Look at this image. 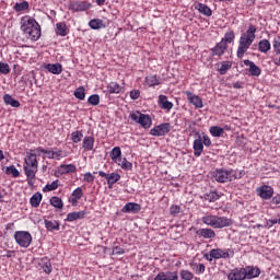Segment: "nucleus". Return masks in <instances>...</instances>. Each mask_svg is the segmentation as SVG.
Returning <instances> with one entry per match:
<instances>
[{
    "label": "nucleus",
    "instance_id": "1",
    "mask_svg": "<svg viewBox=\"0 0 280 280\" xmlns=\"http://www.w3.org/2000/svg\"><path fill=\"white\" fill-rule=\"evenodd\" d=\"M257 34V26L249 24L248 28L245 33L241 34V37L238 39V47L236 50L237 58L242 59L244 58V54L250 49V45L255 43V38Z\"/></svg>",
    "mask_w": 280,
    "mask_h": 280
},
{
    "label": "nucleus",
    "instance_id": "2",
    "mask_svg": "<svg viewBox=\"0 0 280 280\" xmlns=\"http://www.w3.org/2000/svg\"><path fill=\"white\" fill-rule=\"evenodd\" d=\"M21 30L30 40L36 43L40 38V24L34 18L24 16L21 20Z\"/></svg>",
    "mask_w": 280,
    "mask_h": 280
},
{
    "label": "nucleus",
    "instance_id": "3",
    "mask_svg": "<svg viewBox=\"0 0 280 280\" xmlns=\"http://www.w3.org/2000/svg\"><path fill=\"white\" fill-rule=\"evenodd\" d=\"M201 222L212 229H226V226H233V220L228 217H218L215 214L203 215Z\"/></svg>",
    "mask_w": 280,
    "mask_h": 280
},
{
    "label": "nucleus",
    "instance_id": "4",
    "mask_svg": "<svg viewBox=\"0 0 280 280\" xmlns=\"http://www.w3.org/2000/svg\"><path fill=\"white\" fill-rule=\"evenodd\" d=\"M14 240L16 245L21 246V248H30L33 238L32 234L27 231H16L14 233Z\"/></svg>",
    "mask_w": 280,
    "mask_h": 280
},
{
    "label": "nucleus",
    "instance_id": "5",
    "mask_svg": "<svg viewBox=\"0 0 280 280\" xmlns=\"http://www.w3.org/2000/svg\"><path fill=\"white\" fill-rule=\"evenodd\" d=\"M130 119H132V121H136V124H140V126L145 130H148V128L152 126V118L150 117V115H145L140 112H135L130 114Z\"/></svg>",
    "mask_w": 280,
    "mask_h": 280
},
{
    "label": "nucleus",
    "instance_id": "6",
    "mask_svg": "<svg viewBox=\"0 0 280 280\" xmlns=\"http://www.w3.org/2000/svg\"><path fill=\"white\" fill-rule=\"evenodd\" d=\"M212 178L217 183H231V175L229 173V170H224V168H217L212 173Z\"/></svg>",
    "mask_w": 280,
    "mask_h": 280
},
{
    "label": "nucleus",
    "instance_id": "7",
    "mask_svg": "<svg viewBox=\"0 0 280 280\" xmlns=\"http://www.w3.org/2000/svg\"><path fill=\"white\" fill-rule=\"evenodd\" d=\"M256 194L261 200H270L272 196H275V188H272V186L262 185L256 188Z\"/></svg>",
    "mask_w": 280,
    "mask_h": 280
},
{
    "label": "nucleus",
    "instance_id": "8",
    "mask_svg": "<svg viewBox=\"0 0 280 280\" xmlns=\"http://www.w3.org/2000/svg\"><path fill=\"white\" fill-rule=\"evenodd\" d=\"M172 130V125L170 122H163L150 130L152 137H165Z\"/></svg>",
    "mask_w": 280,
    "mask_h": 280
},
{
    "label": "nucleus",
    "instance_id": "9",
    "mask_svg": "<svg viewBox=\"0 0 280 280\" xmlns=\"http://www.w3.org/2000/svg\"><path fill=\"white\" fill-rule=\"evenodd\" d=\"M233 255L235 254L232 249L214 248L210 250V257H214V259H231Z\"/></svg>",
    "mask_w": 280,
    "mask_h": 280
},
{
    "label": "nucleus",
    "instance_id": "10",
    "mask_svg": "<svg viewBox=\"0 0 280 280\" xmlns=\"http://www.w3.org/2000/svg\"><path fill=\"white\" fill-rule=\"evenodd\" d=\"M98 176L107 180V185L109 189H113V185H115V183H118V180H121V175H119V173L106 174L104 171H98Z\"/></svg>",
    "mask_w": 280,
    "mask_h": 280
},
{
    "label": "nucleus",
    "instance_id": "11",
    "mask_svg": "<svg viewBox=\"0 0 280 280\" xmlns=\"http://www.w3.org/2000/svg\"><path fill=\"white\" fill-rule=\"evenodd\" d=\"M154 280H178V271H161Z\"/></svg>",
    "mask_w": 280,
    "mask_h": 280
},
{
    "label": "nucleus",
    "instance_id": "12",
    "mask_svg": "<svg viewBox=\"0 0 280 280\" xmlns=\"http://www.w3.org/2000/svg\"><path fill=\"white\" fill-rule=\"evenodd\" d=\"M245 272V279H257L261 275V270L258 267L247 266L243 268Z\"/></svg>",
    "mask_w": 280,
    "mask_h": 280
},
{
    "label": "nucleus",
    "instance_id": "13",
    "mask_svg": "<svg viewBox=\"0 0 280 280\" xmlns=\"http://www.w3.org/2000/svg\"><path fill=\"white\" fill-rule=\"evenodd\" d=\"M89 8H91V3L86 2V1H75L73 3H71L70 9L73 12H86V10H89Z\"/></svg>",
    "mask_w": 280,
    "mask_h": 280
},
{
    "label": "nucleus",
    "instance_id": "14",
    "mask_svg": "<svg viewBox=\"0 0 280 280\" xmlns=\"http://www.w3.org/2000/svg\"><path fill=\"white\" fill-rule=\"evenodd\" d=\"M245 67H249V73L254 78H259L261 75V68L255 65L252 60L245 59L244 61Z\"/></svg>",
    "mask_w": 280,
    "mask_h": 280
},
{
    "label": "nucleus",
    "instance_id": "15",
    "mask_svg": "<svg viewBox=\"0 0 280 280\" xmlns=\"http://www.w3.org/2000/svg\"><path fill=\"white\" fill-rule=\"evenodd\" d=\"M185 95L187 96L189 104H192V106H196V108H202V100L200 98V96L189 91H186Z\"/></svg>",
    "mask_w": 280,
    "mask_h": 280
},
{
    "label": "nucleus",
    "instance_id": "16",
    "mask_svg": "<svg viewBox=\"0 0 280 280\" xmlns=\"http://www.w3.org/2000/svg\"><path fill=\"white\" fill-rule=\"evenodd\" d=\"M82 148L83 150H86V152L93 151L95 148V136H85L83 138Z\"/></svg>",
    "mask_w": 280,
    "mask_h": 280
},
{
    "label": "nucleus",
    "instance_id": "17",
    "mask_svg": "<svg viewBox=\"0 0 280 280\" xmlns=\"http://www.w3.org/2000/svg\"><path fill=\"white\" fill-rule=\"evenodd\" d=\"M121 211L122 213H139L141 211V205L128 202L122 207Z\"/></svg>",
    "mask_w": 280,
    "mask_h": 280
},
{
    "label": "nucleus",
    "instance_id": "18",
    "mask_svg": "<svg viewBox=\"0 0 280 280\" xmlns=\"http://www.w3.org/2000/svg\"><path fill=\"white\" fill-rule=\"evenodd\" d=\"M84 218H86V211H74L67 214L66 222H75V220H84Z\"/></svg>",
    "mask_w": 280,
    "mask_h": 280
},
{
    "label": "nucleus",
    "instance_id": "19",
    "mask_svg": "<svg viewBox=\"0 0 280 280\" xmlns=\"http://www.w3.org/2000/svg\"><path fill=\"white\" fill-rule=\"evenodd\" d=\"M228 47L229 45H225L224 42H220L211 49V54L212 56H224Z\"/></svg>",
    "mask_w": 280,
    "mask_h": 280
},
{
    "label": "nucleus",
    "instance_id": "20",
    "mask_svg": "<svg viewBox=\"0 0 280 280\" xmlns=\"http://www.w3.org/2000/svg\"><path fill=\"white\" fill-rule=\"evenodd\" d=\"M159 106L162 110H170L171 108H174V103L167 101V96L162 94L159 96Z\"/></svg>",
    "mask_w": 280,
    "mask_h": 280
},
{
    "label": "nucleus",
    "instance_id": "21",
    "mask_svg": "<svg viewBox=\"0 0 280 280\" xmlns=\"http://www.w3.org/2000/svg\"><path fill=\"white\" fill-rule=\"evenodd\" d=\"M36 172H38V168L36 167L24 166V173L27 178L28 185H32V180L36 179Z\"/></svg>",
    "mask_w": 280,
    "mask_h": 280
},
{
    "label": "nucleus",
    "instance_id": "22",
    "mask_svg": "<svg viewBox=\"0 0 280 280\" xmlns=\"http://www.w3.org/2000/svg\"><path fill=\"white\" fill-rule=\"evenodd\" d=\"M229 280H244L246 279V275L244 272V268L234 269L232 272L228 275Z\"/></svg>",
    "mask_w": 280,
    "mask_h": 280
},
{
    "label": "nucleus",
    "instance_id": "23",
    "mask_svg": "<svg viewBox=\"0 0 280 280\" xmlns=\"http://www.w3.org/2000/svg\"><path fill=\"white\" fill-rule=\"evenodd\" d=\"M194 155L201 156L205 151V144L202 143V139L198 138L194 141L192 144Z\"/></svg>",
    "mask_w": 280,
    "mask_h": 280
},
{
    "label": "nucleus",
    "instance_id": "24",
    "mask_svg": "<svg viewBox=\"0 0 280 280\" xmlns=\"http://www.w3.org/2000/svg\"><path fill=\"white\" fill-rule=\"evenodd\" d=\"M45 69L49 71V73H52L54 75H60L62 73V65L57 63H47L45 66Z\"/></svg>",
    "mask_w": 280,
    "mask_h": 280
},
{
    "label": "nucleus",
    "instance_id": "25",
    "mask_svg": "<svg viewBox=\"0 0 280 280\" xmlns=\"http://www.w3.org/2000/svg\"><path fill=\"white\" fill-rule=\"evenodd\" d=\"M229 173H230V183L232 180H240L242 178H244V176H246V171L244 170H229Z\"/></svg>",
    "mask_w": 280,
    "mask_h": 280
},
{
    "label": "nucleus",
    "instance_id": "26",
    "mask_svg": "<svg viewBox=\"0 0 280 280\" xmlns=\"http://www.w3.org/2000/svg\"><path fill=\"white\" fill-rule=\"evenodd\" d=\"M197 235H200L203 240H213L215 237V231L212 229H200L197 231Z\"/></svg>",
    "mask_w": 280,
    "mask_h": 280
},
{
    "label": "nucleus",
    "instance_id": "27",
    "mask_svg": "<svg viewBox=\"0 0 280 280\" xmlns=\"http://www.w3.org/2000/svg\"><path fill=\"white\" fill-rule=\"evenodd\" d=\"M84 196L82 191V187H78L72 191L71 205L72 207H78V200H80Z\"/></svg>",
    "mask_w": 280,
    "mask_h": 280
},
{
    "label": "nucleus",
    "instance_id": "28",
    "mask_svg": "<svg viewBox=\"0 0 280 280\" xmlns=\"http://www.w3.org/2000/svg\"><path fill=\"white\" fill-rule=\"evenodd\" d=\"M3 102L4 104H7V106H12V108H19V106H21L19 100L12 97V95L10 94H5L3 96Z\"/></svg>",
    "mask_w": 280,
    "mask_h": 280
},
{
    "label": "nucleus",
    "instance_id": "29",
    "mask_svg": "<svg viewBox=\"0 0 280 280\" xmlns=\"http://www.w3.org/2000/svg\"><path fill=\"white\" fill-rule=\"evenodd\" d=\"M55 32H56L57 36H62V37L67 36V34H69L67 24L65 22L57 23Z\"/></svg>",
    "mask_w": 280,
    "mask_h": 280
},
{
    "label": "nucleus",
    "instance_id": "30",
    "mask_svg": "<svg viewBox=\"0 0 280 280\" xmlns=\"http://www.w3.org/2000/svg\"><path fill=\"white\" fill-rule=\"evenodd\" d=\"M26 167H36L38 168V160L36 159V153H30L25 158Z\"/></svg>",
    "mask_w": 280,
    "mask_h": 280
},
{
    "label": "nucleus",
    "instance_id": "31",
    "mask_svg": "<svg viewBox=\"0 0 280 280\" xmlns=\"http://www.w3.org/2000/svg\"><path fill=\"white\" fill-rule=\"evenodd\" d=\"M195 8L200 14H203V16H211L213 14V11H211V8H209L207 4L199 2Z\"/></svg>",
    "mask_w": 280,
    "mask_h": 280
},
{
    "label": "nucleus",
    "instance_id": "32",
    "mask_svg": "<svg viewBox=\"0 0 280 280\" xmlns=\"http://www.w3.org/2000/svg\"><path fill=\"white\" fill-rule=\"evenodd\" d=\"M75 170V164H61L58 168V172L60 174H73Z\"/></svg>",
    "mask_w": 280,
    "mask_h": 280
},
{
    "label": "nucleus",
    "instance_id": "33",
    "mask_svg": "<svg viewBox=\"0 0 280 280\" xmlns=\"http://www.w3.org/2000/svg\"><path fill=\"white\" fill-rule=\"evenodd\" d=\"M89 26L91 27V30H104V27H106V24H104L103 20L93 19L89 22Z\"/></svg>",
    "mask_w": 280,
    "mask_h": 280
},
{
    "label": "nucleus",
    "instance_id": "34",
    "mask_svg": "<svg viewBox=\"0 0 280 280\" xmlns=\"http://www.w3.org/2000/svg\"><path fill=\"white\" fill-rule=\"evenodd\" d=\"M43 201V194L40 192H35L31 199H30V205L31 207H40V202Z\"/></svg>",
    "mask_w": 280,
    "mask_h": 280
},
{
    "label": "nucleus",
    "instance_id": "35",
    "mask_svg": "<svg viewBox=\"0 0 280 280\" xmlns=\"http://www.w3.org/2000/svg\"><path fill=\"white\" fill-rule=\"evenodd\" d=\"M271 48L270 45V40L268 39H261L258 43V51H260V54H268V50Z\"/></svg>",
    "mask_w": 280,
    "mask_h": 280
},
{
    "label": "nucleus",
    "instance_id": "36",
    "mask_svg": "<svg viewBox=\"0 0 280 280\" xmlns=\"http://www.w3.org/2000/svg\"><path fill=\"white\" fill-rule=\"evenodd\" d=\"M44 224L47 231H60V222L58 221L45 220Z\"/></svg>",
    "mask_w": 280,
    "mask_h": 280
},
{
    "label": "nucleus",
    "instance_id": "37",
    "mask_svg": "<svg viewBox=\"0 0 280 280\" xmlns=\"http://www.w3.org/2000/svg\"><path fill=\"white\" fill-rule=\"evenodd\" d=\"M203 200L207 202H215L220 200V194L218 191H210L203 195Z\"/></svg>",
    "mask_w": 280,
    "mask_h": 280
},
{
    "label": "nucleus",
    "instance_id": "38",
    "mask_svg": "<svg viewBox=\"0 0 280 280\" xmlns=\"http://www.w3.org/2000/svg\"><path fill=\"white\" fill-rule=\"evenodd\" d=\"M40 267L46 275H51V270H54L51 267V261H49L47 258H42Z\"/></svg>",
    "mask_w": 280,
    "mask_h": 280
},
{
    "label": "nucleus",
    "instance_id": "39",
    "mask_svg": "<svg viewBox=\"0 0 280 280\" xmlns=\"http://www.w3.org/2000/svg\"><path fill=\"white\" fill-rule=\"evenodd\" d=\"M234 40H235V32L228 31L224 34V37L221 39V43H223V45H229V44L233 43Z\"/></svg>",
    "mask_w": 280,
    "mask_h": 280
},
{
    "label": "nucleus",
    "instance_id": "40",
    "mask_svg": "<svg viewBox=\"0 0 280 280\" xmlns=\"http://www.w3.org/2000/svg\"><path fill=\"white\" fill-rule=\"evenodd\" d=\"M233 67L231 61H223L221 66L218 68V71L221 75H226L228 71Z\"/></svg>",
    "mask_w": 280,
    "mask_h": 280
},
{
    "label": "nucleus",
    "instance_id": "41",
    "mask_svg": "<svg viewBox=\"0 0 280 280\" xmlns=\"http://www.w3.org/2000/svg\"><path fill=\"white\" fill-rule=\"evenodd\" d=\"M5 174L8 176H13V178H19L21 176V172L14 165L7 166Z\"/></svg>",
    "mask_w": 280,
    "mask_h": 280
},
{
    "label": "nucleus",
    "instance_id": "42",
    "mask_svg": "<svg viewBox=\"0 0 280 280\" xmlns=\"http://www.w3.org/2000/svg\"><path fill=\"white\" fill-rule=\"evenodd\" d=\"M116 163L119 165V167H121V170H132V163L128 162L126 158H120Z\"/></svg>",
    "mask_w": 280,
    "mask_h": 280
},
{
    "label": "nucleus",
    "instance_id": "43",
    "mask_svg": "<svg viewBox=\"0 0 280 280\" xmlns=\"http://www.w3.org/2000/svg\"><path fill=\"white\" fill-rule=\"evenodd\" d=\"M109 156L114 163H116L119 159H121V148L115 147L110 153Z\"/></svg>",
    "mask_w": 280,
    "mask_h": 280
},
{
    "label": "nucleus",
    "instance_id": "44",
    "mask_svg": "<svg viewBox=\"0 0 280 280\" xmlns=\"http://www.w3.org/2000/svg\"><path fill=\"white\" fill-rule=\"evenodd\" d=\"M121 85H119V83H117V82H110V83H108V85H107V91H108V93H121Z\"/></svg>",
    "mask_w": 280,
    "mask_h": 280
},
{
    "label": "nucleus",
    "instance_id": "45",
    "mask_svg": "<svg viewBox=\"0 0 280 280\" xmlns=\"http://www.w3.org/2000/svg\"><path fill=\"white\" fill-rule=\"evenodd\" d=\"M209 132L212 135V137H222V135H224V128L212 126L210 127Z\"/></svg>",
    "mask_w": 280,
    "mask_h": 280
},
{
    "label": "nucleus",
    "instance_id": "46",
    "mask_svg": "<svg viewBox=\"0 0 280 280\" xmlns=\"http://www.w3.org/2000/svg\"><path fill=\"white\" fill-rule=\"evenodd\" d=\"M60 186V180L56 179L50 184H47L44 188L43 191L47 192V191H56V189H58V187Z\"/></svg>",
    "mask_w": 280,
    "mask_h": 280
},
{
    "label": "nucleus",
    "instance_id": "47",
    "mask_svg": "<svg viewBox=\"0 0 280 280\" xmlns=\"http://www.w3.org/2000/svg\"><path fill=\"white\" fill-rule=\"evenodd\" d=\"M145 83L148 84V86H159V84H161L156 75H148L145 78Z\"/></svg>",
    "mask_w": 280,
    "mask_h": 280
},
{
    "label": "nucleus",
    "instance_id": "48",
    "mask_svg": "<svg viewBox=\"0 0 280 280\" xmlns=\"http://www.w3.org/2000/svg\"><path fill=\"white\" fill-rule=\"evenodd\" d=\"M50 205L55 207V209H62V207H65L62 199L56 196L50 198Z\"/></svg>",
    "mask_w": 280,
    "mask_h": 280
},
{
    "label": "nucleus",
    "instance_id": "49",
    "mask_svg": "<svg viewBox=\"0 0 280 280\" xmlns=\"http://www.w3.org/2000/svg\"><path fill=\"white\" fill-rule=\"evenodd\" d=\"M82 137H84V133L82 131L77 130L71 133V140L73 143H80L82 141Z\"/></svg>",
    "mask_w": 280,
    "mask_h": 280
},
{
    "label": "nucleus",
    "instance_id": "50",
    "mask_svg": "<svg viewBox=\"0 0 280 280\" xmlns=\"http://www.w3.org/2000/svg\"><path fill=\"white\" fill-rule=\"evenodd\" d=\"M74 97H77V100H85L86 92L84 86H80L74 91Z\"/></svg>",
    "mask_w": 280,
    "mask_h": 280
},
{
    "label": "nucleus",
    "instance_id": "51",
    "mask_svg": "<svg viewBox=\"0 0 280 280\" xmlns=\"http://www.w3.org/2000/svg\"><path fill=\"white\" fill-rule=\"evenodd\" d=\"M67 151L54 149V160L60 161L61 159H66Z\"/></svg>",
    "mask_w": 280,
    "mask_h": 280
},
{
    "label": "nucleus",
    "instance_id": "52",
    "mask_svg": "<svg viewBox=\"0 0 280 280\" xmlns=\"http://www.w3.org/2000/svg\"><path fill=\"white\" fill-rule=\"evenodd\" d=\"M179 277L183 280H194V272L183 269L179 272Z\"/></svg>",
    "mask_w": 280,
    "mask_h": 280
},
{
    "label": "nucleus",
    "instance_id": "53",
    "mask_svg": "<svg viewBox=\"0 0 280 280\" xmlns=\"http://www.w3.org/2000/svg\"><path fill=\"white\" fill-rule=\"evenodd\" d=\"M30 8V3L27 1L18 2L14 5L15 12H23V10H27Z\"/></svg>",
    "mask_w": 280,
    "mask_h": 280
},
{
    "label": "nucleus",
    "instance_id": "54",
    "mask_svg": "<svg viewBox=\"0 0 280 280\" xmlns=\"http://www.w3.org/2000/svg\"><path fill=\"white\" fill-rule=\"evenodd\" d=\"M192 270L196 272V275H205V270H207V268L203 264H195L192 265Z\"/></svg>",
    "mask_w": 280,
    "mask_h": 280
},
{
    "label": "nucleus",
    "instance_id": "55",
    "mask_svg": "<svg viewBox=\"0 0 280 280\" xmlns=\"http://www.w3.org/2000/svg\"><path fill=\"white\" fill-rule=\"evenodd\" d=\"M88 102L91 104V106H97L100 104V95L93 94L88 98Z\"/></svg>",
    "mask_w": 280,
    "mask_h": 280
},
{
    "label": "nucleus",
    "instance_id": "56",
    "mask_svg": "<svg viewBox=\"0 0 280 280\" xmlns=\"http://www.w3.org/2000/svg\"><path fill=\"white\" fill-rule=\"evenodd\" d=\"M180 211H183V209L178 205H173L170 208V213H171V215H174V217L178 215V213H180Z\"/></svg>",
    "mask_w": 280,
    "mask_h": 280
},
{
    "label": "nucleus",
    "instance_id": "57",
    "mask_svg": "<svg viewBox=\"0 0 280 280\" xmlns=\"http://www.w3.org/2000/svg\"><path fill=\"white\" fill-rule=\"evenodd\" d=\"M273 50L277 56L280 55V36L273 39Z\"/></svg>",
    "mask_w": 280,
    "mask_h": 280
},
{
    "label": "nucleus",
    "instance_id": "58",
    "mask_svg": "<svg viewBox=\"0 0 280 280\" xmlns=\"http://www.w3.org/2000/svg\"><path fill=\"white\" fill-rule=\"evenodd\" d=\"M0 73L8 75L10 73V65L0 62Z\"/></svg>",
    "mask_w": 280,
    "mask_h": 280
},
{
    "label": "nucleus",
    "instance_id": "59",
    "mask_svg": "<svg viewBox=\"0 0 280 280\" xmlns=\"http://www.w3.org/2000/svg\"><path fill=\"white\" fill-rule=\"evenodd\" d=\"M125 254H126V249H124L122 247L115 246L112 249V255H125Z\"/></svg>",
    "mask_w": 280,
    "mask_h": 280
},
{
    "label": "nucleus",
    "instance_id": "60",
    "mask_svg": "<svg viewBox=\"0 0 280 280\" xmlns=\"http://www.w3.org/2000/svg\"><path fill=\"white\" fill-rule=\"evenodd\" d=\"M42 154L46 155V159H52L54 160V149H49V150H40Z\"/></svg>",
    "mask_w": 280,
    "mask_h": 280
},
{
    "label": "nucleus",
    "instance_id": "61",
    "mask_svg": "<svg viewBox=\"0 0 280 280\" xmlns=\"http://www.w3.org/2000/svg\"><path fill=\"white\" fill-rule=\"evenodd\" d=\"M140 96H141V92H139V90H133L130 92L131 100H139Z\"/></svg>",
    "mask_w": 280,
    "mask_h": 280
},
{
    "label": "nucleus",
    "instance_id": "62",
    "mask_svg": "<svg viewBox=\"0 0 280 280\" xmlns=\"http://www.w3.org/2000/svg\"><path fill=\"white\" fill-rule=\"evenodd\" d=\"M84 180L86 183H93V180H95V176H93V174H91V173H85L84 174Z\"/></svg>",
    "mask_w": 280,
    "mask_h": 280
},
{
    "label": "nucleus",
    "instance_id": "63",
    "mask_svg": "<svg viewBox=\"0 0 280 280\" xmlns=\"http://www.w3.org/2000/svg\"><path fill=\"white\" fill-rule=\"evenodd\" d=\"M202 143L203 145H206V148H209V145H211V138H209V136L205 135L202 138Z\"/></svg>",
    "mask_w": 280,
    "mask_h": 280
},
{
    "label": "nucleus",
    "instance_id": "64",
    "mask_svg": "<svg viewBox=\"0 0 280 280\" xmlns=\"http://www.w3.org/2000/svg\"><path fill=\"white\" fill-rule=\"evenodd\" d=\"M270 205H280V194H277L276 196L271 197Z\"/></svg>",
    "mask_w": 280,
    "mask_h": 280
}]
</instances>
